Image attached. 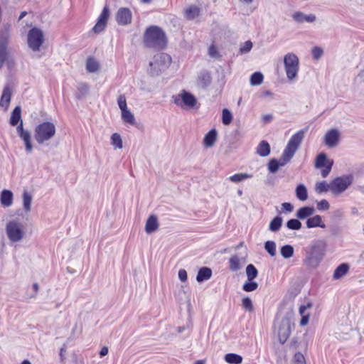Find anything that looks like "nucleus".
I'll return each instance as SVG.
<instances>
[{
    "label": "nucleus",
    "mask_w": 364,
    "mask_h": 364,
    "mask_svg": "<svg viewBox=\"0 0 364 364\" xmlns=\"http://www.w3.org/2000/svg\"><path fill=\"white\" fill-rule=\"evenodd\" d=\"M323 49L320 47H314L311 51L312 56L315 60H318L323 55Z\"/></svg>",
    "instance_id": "55"
},
{
    "label": "nucleus",
    "mask_w": 364,
    "mask_h": 364,
    "mask_svg": "<svg viewBox=\"0 0 364 364\" xmlns=\"http://www.w3.org/2000/svg\"><path fill=\"white\" fill-rule=\"evenodd\" d=\"M306 227L308 228H313L316 227H320L321 228H325L326 225L322 221V218L320 215H316L311 218H309L306 220Z\"/></svg>",
    "instance_id": "23"
},
{
    "label": "nucleus",
    "mask_w": 364,
    "mask_h": 364,
    "mask_svg": "<svg viewBox=\"0 0 364 364\" xmlns=\"http://www.w3.org/2000/svg\"><path fill=\"white\" fill-rule=\"evenodd\" d=\"M294 314L289 312L281 320L278 327V338L282 344H284L289 338L292 329L294 328L293 322Z\"/></svg>",
    "instance_id": "8"
},
{
    "label": "nucleus",
    "mask_w": 364,
    "mask_h": 364,
    "mask_svg": "<svg viewBox=\"0 0 364 364\" xmlns=\"http://www.w3.org/2000/svg\"><path fill=\"white\" fill-rule=\"evenodd\" d=\"M19 137L23 141L25 144V149L27 153H31L33 151V146L31 143V133L27 131L26 132L19 135Z\"/></svg>",
    "instance_id": "30"
},
{
    "label": "nucleus",
    "mask_w": 364,
    "mask_h": 364,
    "mask_svg": "<svg viewBox=\"0 0 364 364\" xmlns=\"http://www.w3.org/2000/svg\"><path fill=\"white\" fill-rule=\"evenodd\" d=\"M1 203L4 207H9L13 203V193L11 191L4 190L1 193Z\"/></svg>",
    "instance_id": "24"
},
{
    "label": "nucleus",
    "mask_w": 364,
    "mask_h": 364,
    "mask_svg": "<svg viewBox=\"0 0 364 364\" xmlns=\"http://www.w3.org/2000/svg\"><path fill=\"white\" fill-rule=\"evenodd\" d=\"M264 249L270 256L274 257L276 255V243L274 241H267L264 243Z\"/></svg>",
    "instance_id": "48"
},
{
    "label": "nucleus",
    "mask_w": 364,
    "mask_h": 364,
    "mask_svg": "<svg viewBox=\"0 0 364 364\" xmlns=\"http://www.w3.org/2000/svg\"><path fill=\"white\" fill-rule=\"evenodd\" d=\"M245 254L243 257H239L237 255H232L229 259V268L232 272H237L241 269L242 265L246 262Z\"/></svg>",
    "instance_id": "19"
},
{
    "label": "nucleus",
    "mask_w": 364,
    "mask_h": 364,
    "mask_svg": "<svg viewBox=\"0 0 364 364\" xmlns=\"http://www.w3.org/2000/svg\"><path fill=\"white\" fill-rule=\"evenodd\" d=\"M178 278L181 282L187 280V272L185 269H180L178 271Z\"/></svg>",
    "instance_id": "59"
},
{
    "label": "nucleus",
    "mask_w": 364,
    "mask_h": 364,
    "mask_svg": "<svg viewBox=\"0 0 364 364\" xmlns=\"http://www.w3.org/2000/svg\"><path fill=\"white\" fill-rule=\"evenodd\" d=\"M212 82V77L208 70H201L197 77V86L201 89H206Z\"/></svg>",
    "instance_id": "17"
},
{
    "label": "nucleus",
    "mask_w": 364,
    "mask_h": 364,
    "mask_svg": "<svg viewBox=\"0 0 364 364\" xmlns=\"http://www.w3.org/2000/svg\"><path fill=\"white\" fill-rule=\"evenodd\" d=\"M111 143L116 149H122L123 146L122 138L117 133H114L111 136Z\"/></svg>",
    "instance_id": "46"
},
{
    "label": "nucleus",
    "mask_w": 364,
    "mask_h": 364,
    "mask_svg": "<svg viewBox=\"0 0 364 364\" xmlns=\"http://www.w3.org/2000/svg\"><path fill=\"white\" fill-rule=\"evenodd\" d=\"M349 270V265L346 263H342L336 267L333 272V279H338L347 274Z\"/></svg>",
    "instance_id": "27"
},
{
    "label": "nucleus",
    "mask_w": 364,
    "mask_h": 364,
    "mask_svg": "<svg viewBox=\"0 0 364 364\" xmlns=\"http://www.w3.org/2000/svg\"><path fill=\"white\" fill-rule=\"evenodd\" d=\"M293 20L298 23H303L304 22L306 23H314L316 20V16L315 14H305L301 11H296L292 14Z\"/></svg>",
    "instance_id": "18"
},
{
    "label": "nucleus",
    "mask_w": 364,
    "mask_h": 364,
    "mask_svg": "<svg viewBox=\"0 0 364 364\" xmlns=\"http://www.w3.org/2000/svg\"><path fill=\"white\" fill-rule=\"evenodd\" d=\"M326 251V243L323 240L313 242L305 250L304 264L309 268H317L323 260Z\"/></svg>",
    "instance_id": "1"
},
{
    "label": "nucleus",
    "mask_w": 364,
    "mask_h": 364,
    "mask_svg": "<svg viewBox=\"0 0 364 364\" xmlns=\"http://www.w3.org/2000/svg\"><path fill=\"white\" fill-rule=\"evenodd\" d=\"M11 97V90L9 85L4 87L2 95L0 100V106L4 107L6 109L8 108Z\"/></svg>",
    "instance_id": "20"
},
{
    "label": "nucleus",
    "mask_w": 364,
    "mask_h": 364,
    "mask_svg": "<svg viewBox=\"0 0 364 364\" xmlns=\"http://www.w3.org/2000/svg\"><path fill=\"white\" fill-rule=\"evenodd\" d=\"M330 208L329 203L327 200L323 199L317 203V209L318 210L324 211L328 210Z\"/></svg>",
    "instance_id": "54"
},
{
    "label": "nucleus",
    "mask_w": 364,
    "mask_h": 364,
    "mask_svg": "<svg viewBox=\"0 0 364 364\" xmlns=\"http://www.w3.org/2000/svg\"><path fill=\"white\" fill-rule=\"evenodd\" d=\"M311 307H312V304L310 302L307 303L306 305H301L299 307V314L301 315V316H302L304 315H306L307 313H306V311L308 309H311Z\"/></svg>",
    "instance_id": "58"
},
{
    "label": "nucleus",
    "mask_w": 364,
    "mask_h": 364,
    "mask_svg": "<svg viewBox=\"0 0 364 364\" xmlns=\"http://www.w3.org/2000/svg\"><path fill=\"white\" fill-rule=\"evenodd\" d=\"M121 112H122V119L124 122L132 124V125L135 124L134 116L128 109H126Z\"/></svg>",
    "instance_id": "38"
},
{
    "label": "nucleus",
    "mask_w": 364,
    "mask_h": 364,
    "mask_svg": "<svg viewBox=\"0 0 364 364\" xmlns=\"http://www.w3.org/2000/svg\"><path fill=\"white\" fill-rule=\"evenodd\" d=\"M282 158L281 159L280 161H278L276 159H271L267 164L269 171L272 173H276L278 171L279 166H284L282 165Z\"/></svg>",
    "instance_id": "39"
},
{
    "label": "nucleus",
    "mask_w": 364,
    "mask_h": 364,
    "mask_svg": "<svg viewBox=\"0 0 364 364\" xmlns=\"http://www.w3.org/2000/svg\"><path fill=\"white\" fill-rule=\"evenodd\" d=\"M173 102L182 109H193L197 103V99L191 92L183 90L180 93L172 96Z\"/></svg>",
    "instance_id": "10"
},
{
    "label": "nucleus",
    "mask_w": 364,
    "mask_h": 364,
    "mask_svg": "<svg viewBox=\"0 0 364 364\" xmlns=\"http://www.w3.org/2000/svg\"><path fill=\"white\" fill-rule=\"evenodd\" d=\"M217 51L215 48L213 46H210L209 48V55L212 57H215L216 55Z\"/></svg>",
    "instance_id": "64"
},
{
    "label": "nucleus",
    "mask_w": 364,
    "mask_h": 364,
    "mask_svg": "<svg viewBox=\"0 0 364 364\" xmlns=\"http://www.w3.org/2000/svg\"><path fill=\"white\" fill-rule=\"evenodd\" d=\"M333 161L332 159H328L325 153H320L316 158L315 167L316 168H321L326 166L327 162Z\"/></svg>",
    "instance_id": "35"
},
{
    "label": "nucleus",
    "mask_w": 364,
    "mask_h": 364,
    "mask_svg": "<svg viewBox=\"0 0 364 364\" xmlns=\"http://www.w3.org/2000/svg\"><path fill=\"white\" fill-rule=\"evenodd\" d=\"M295 364H306L304 356L302 353L298 352L294 356Z\"/></svg>",
    "instance_id": "57"
},
{
    "label": "nucleus",
    "mask_w": 364,
    "mask_h": 364,
    "mask_svg": "<svg viewBox=\"0 0 364 364\" xmlns=\"http://www.w3.org/2000/svg\"><path fill=\"white\" fill-rule=\"evenodd\" d=\"M257 153L262 157L267 156L270 153V146L266 141H262L257 148Z\"/></svg>",
    "instance_id": "29"
},
{
    "label": "nucleus",
    "mask_w": 364,
    "mask_h": 364,
    "mask_svg": "<svg viewBox=\"0 0 364 364\" xmlns=\"http://www.w3.org/2000/svg\"><path fill=\"white\" fill-rule=\"evenodd\" d=\"M353 180L352 175H343L336 178L331 182V193L336 196L341 194L352 184Z\"/></svg>",
    "instance_id": "12"
},
{
    "label": "nucleus",
    "mask_w": 364,
    "mask_h": 364,
    "mask_svg": "<svg viewBox=\"0 0 364 364\" xmlns=\"http://www.w3.org/2000/svg\"><path fill=\"white\" fill-rule=\"evenodd\" d=\"M333 164V161H330L327 162L326 166H323L324 168L321 171V176L323 178H326L329 174L332 168Z\"/></svg>",
    "instance_id": "56"
},
{
    "label": "nucleus",
    "mask_w": 364,
    "mask_h": 364,
    "mask_svg": "<svg viewBox=\"0 0 364 364\" xmlns=\"http://www.w3.org/2000/svg\"><path fill=\"white\" fill-rule=\"evenodd\" d=\"M6 232L9 240L11 242L21 241L25 235L22 223L14 220L6 224Z\"/></svg>",
    "instance_id": "11"
},
{
    "label": "nucleus",
    "mask_w": 364,
    "mask_h": 364,
    "mask_svg": "<svg viewBox=\"0 0 364 364\" xmlns=\"http://www.w3.org/2000/svg\"><path fill=\"white\" fill-rule=\"evenodd\" d=\"M32 202V196L27 191L23 193V206L26 212L31 210V205Z\"/></svg>",
    "instance_id": "41"
},
{
    "label": "nucleus",
    "mask_w": 364,
    "mask_h": 364,
    "mask_svg": "<svg viewBox=\"0 0 364 364\" xmlns=\"http://www.w3.org/2000/svg\"><path fill=\"white\" fill-rule=\"evenodd\" d=\"M21 109L20 106H16L11 112V118H10V124L11 126H16L21 120Z\"/></svg>",
    "instance_id": "28"
},
{
    "label": "nucleus",
    "mask_w": 364,
    "mask_h": 364,
    "mask_svg": "<svg viewBox=\"0 0 364 364\" xmlns=\"http://www.w3.org/2000/svg\"><path fill=\"white\" fill-rule=\"evenodd\" d=\"M315 189H316V191L318 193H321L323 192H326L328 190L331 191V183H327L324 181H321V182H319V183H317L316 185Z\"/></svg>",
    "instance_id": "49"
},
{
    "label": "nucleus",
    "mask_w": 364,
    "mask_h": 364,
    "mask_svg": "<svg viewBox=\"0 0 364 364\" xmlns=\"http://www.w3.org/2000/svg\"><path fill=\"white\" fill-rule=\"evenodd\" d=\"M287 227L289 230H299L301 228V223L297 219H290L287 223Z\"/></svg>",
    "instance_id": "47"
},
{
    "label": "nucleus",
    "mask_w": 364,
    "mask_h": 364,
    "mask_svg": "<svg viewBox=\"0 0 364 364\" xmlns=\"http://www.w3.org/2000/svg\"><path fill=\"white\" fill-rule=\"evenodd\" d=\"M27 42L33 51H38L44 42L43 32L38 28H32L28 33Z\"/></svg>",
    "instance_id": "13"
},
{
    "label": "nucleus",
    "mask_w": 364,
    "mask_h": 364,
    "mask_svg": "<svg viewBox=\"0 0 364 364\" xmlns=\"http://www.w3.org/2000/svg\"><path fill=\"white\" fill-rule=\"evenodd\" d=\"M282 208L287 212H291L294 209L293 205L290 203H283L282 204Z\"/></svg>",
    "instance_id": "60"
},
{
    "label": "nucleus",
    "mask_w": 364,
    "mask_h": 364,
    "mask_svg": "<svg viewBox=\"0 0 364 364\" xmlns=\"http://www.w3.org/2000/svg\"><path fill=\"white\" fill-rule=\"evenodd\" d=\"M200 9L198 7L193 6H190L185 11V16L188 20L194 19L199 15Z\"/></svg>",
    "instance_id": "40"
},
{
    "label": "nucleus",
    "mask_w": 364,
    "mask_h": 364,
    "mask_svg": "<svg viewBox=\"0 0 364 364\" xmlns=\"http://www.w3.org/2000/svg\"><path fill=\"white\" fill-rule=\"evenodd\" d=\"M324 143L330 148L336 146L339 143L338 131L336 129L328 131L324 136Z\"/></svg>",
    "instance_id": "16"
},
{
    "label": "nucleus",
    "mask_w": 364,
    "mask_h": 364,
    "mask_svg": "<svg viewBox=\"0 0 364 364\" xmlns=\"http://www.w3.org/2000/svg\"><path fill=\"white\" fill-rule=\"evenodd\" d=\"M56 133L55 124L50 122H43L38 124L34 129V138L38 144L52 139Z\"/></svg>",
    "instance_id": "4"
},
{
    "label": "nucleus",
    "mask_w": 364,
    "mask_h": 364,
    "mask_svg": "<svg viewBox=\"0 0 364 364\" xmlns=\"http://www.w3.org/2000/svg\"><path fill=\"white\" fill-rule=\"evenodd\" d=\"M28 130H25L23 129V122L21 121V122L19 123V124L18 125V127L16 128V132H17L18 136L22 134H23V133H25V132H26Z\"/></svg>",
    "instance_id": "62"
},
{
    "label": "nucleus",
    "mask_w": 364,
    "mask_h": 364,
    "mask_svg": "<svg viewBox=\"0 0 364 364\" xmlns=\"http://www.w3.org/2000/svg\"><path fill=\"white\" fill-rule=\"evenodd\" d=\"M89 86L86 83H80L77 86V90L75 93V97L78 100L83 98L89 91Z\"/></svg>",
    "instance_id": "37"
},
{
    "label": "nucleus",
    "mask_w": 364,
    "mask_h": 364,
    "mask_svg": "<svg viewBox=\"0 0 364 364\" xmlns=\"http://www.w3.org/2000/svg\"><path fill=\"white\" fill-rule=\"evenodd\" d=\"M304 130H299L290 138L282 153V165H285L293 158L304 138Z\"/></svg>",
    "instance_id": "6"
},
{
    "label": "nucleus",
    "mask_w": 364,
    "mask_h": 364,
    "mask_svg": "<svg viewBox=\"0 0 364 364\" xmlns=\"http://www.w3.org/2000/svg\"><path fill=\"white\" fill-rule=\"evenodd\" d=\"M117 104L121 111L128 109L127 105V100L124 95H119L117 98Z\"/></svg>",
    "instance_id": "53"
},
{
    "label": "nucleus",
    "mask_w": 364,
    "mask_h": 364,
    "mask_svg": "<svg viewBox=\"0 0 364 364\" xmlns=\"http://www.w3.org/2000/svg\"><path fill=\"white\" fill-rule=\"evenodd\" d=\"M159 223L157 218L154 215H151L149 217L146 222L145 231L146 233L150 234L154 232L158 229Z\"/></svg>",
    "instance_id": "21"
},
{
    "label": "nucleus",
    "mask_w": 364,
    "mask_h": 364,
    "mask_svg": "<svg viewBox=\"0 0 364 364\" xmlns=\"http://www.w3.org/2000/svg\"><path fill=\"white\" fill-rule=\"evenodd\" d=\"M109 15V10L108 6H105L97 18V21L95 26L92 28V31L95 33H99L105 30L107 26L108 17Z\"/></svg>",
    "instance_id": "14"
},
{
    "label": "nucleus",
    "mask_w": 364,
    "mask_h": 364,
    "mask_svg": "<svg viewBox=\"0 0 364 364\" xmlns=\"http://www.w3.org/2000/svg\"><path fill=\"white\" fill-rule=\"evenodd\" d=\"M132 18V12L128 8H120L116 14V21L119 25L131 23Z\"/></svg>",
    "instance_id": "15"
},
{
    "label": "nucleus",
    "mask_w": 364,
    "mask_h": 364,
    "mask_svg": "<svg viewBox=\"0 0 364 364\" xmlns=\"http://www.w3.org/2000/svg\"><path fill=\"white\" fill-rule=\"evenodd\" d=\"M242 307L249 312H252L254 310L252 301L249 296H245L242 299Z\"/></svg>",
    "instance_id": "51"
},
{
    "label": "nucleus",
    "mask_w": 364,
    "mask_h": 364,
    "mask_svg": "<svg viewBox=\"0 0 364 364\" xmlns=\"http://www.w3.org/2000/svg\"><path fill=\"white\" fill-rule=\"evenodd\" d=\"M280 252L284 258L289 259L294 255V247L290 245H285L281 247Z\"/></svg>",
    "instance_id": "43"
},
{
    "label": "nucleus",
    "mask_w": 364,
    "mask_h": 364,
    "mask_svg": "<svg viewBox=\"0 0 364 364\" xmlns=\"http://www.w3.org/2000/svg\"><path fill=\"white\" fill-rule=\"evenodd\" d=\"M246 274L247 280L252 281L257 277L258 271L253 264H250L246 267Z\"/></svg>",
    "instance_id": "42"
},
{
    "label": "nucleus",
    "mask_w": 364,
    "mask_h": 364,
    "mask_svg": "<svg viewBox=\"0 0 364 364\" xmlns=\"http://www.w3.org/2000/svg\"><path fill=\"white\" fill-rule=\"evenodd\" d=\"M315 212V209L314 207H309V206H304L301 208H299L296 213V216L297 218L300 220H304L305 218H307L308 217L312 215Z\"/></svg>",
    "instance_id": "25"
},
{
    "label": "nucleus",
    "mask_w": 364,
    "mask_h": 364,
    "mask_svg": "<svg viewBox=\"0 0 364 364\" xmlns=\"http://www.w3.org/2000/svg\"><path fill=\"white\" fill-rule=\"evenodd\" d=\"M304 130H299L290 138L282 153V165H285L293 158L304 138Z\"/></svg>",
    "instance_id": "5"
},
{
    "label": "nucleus",
    "mask_w": 364,
    "mask_h": 364,
    "mask_svg": "<svg viewBox=\"0 0 364 364\" xmlns=\"http://www.w3.org/2000/svg\"><path fill=\"white\" fill-rule=\"evenodd\" d=\"M100 68V64L97 60L92 57H88L86 60V70L89 73H95Z\"/></svg>",
    "instance_id": "31"
},
{
    "label": "nucleus",
    "mask_w": 364,
    "mask_h": 364,
    "mask_svg": "<svg viewBox=\"0 0 364 364\" xmlns=\"http://www.w3.org/2000/svg\"><path fill=\"white\" fill-rule=\"evenodd\" d=\"M309 316L310 314L309 313L306 314V315H304L301 316V321H300V325L301 326H306L309 320Z\"/></svg>",
    "instance_id": "61"
},
{
    "label": "nucleus",
    "mask_w": 364,
    "mask_h": 364,
    "mask_svg": "<svg viewBox=\"0 0 364 364\" xmlns=\"http://www.w3.org/2000/svg\"><path fill=\"white\" fill-rule=\"evenodd\" d=\"M252 48V43L250 41L245 42L240 48V53L241 54L249 53Z\"/></svg>",
    "instance_id": "52"
},
{
    "label": "nucleus",
    "mask_w": 364,
    "mask_h": 364,
    "mask_svg": "<svg viewBox=\"0 0 364 364\" xmlns=\"http://www.w3.org/2000/svg\"><path fill=\"white\" fill-rule=\"evenodd\" d=\"M282 222H283V220H282V217L276 216L271 220V222L269 225V230L272 232L279 231L282 227Z\"/></svg>",
    "instance_id": "34"
},
{
    "label": "nucleus",
    "mask_w": 364,
    "mask_h": 364,
    "mask_svg": "<svg viewBox=\"0 0 364 364\" xmlns=\"http://www.w3.org/2000/svg\"><path fill=\"white\" fill-rule=\"evenodd\" d=\"M253 177V174L247 173H235L229 177V180L232 183H240L244 180L251 178Z\"/></svg>",
    "instance_id": "32"
},
{
    "label": "nucleus",
    "mask_w": 364,
    "mask_h": 364,
    "mask_svg": "<svg viewBox=\"0 0 364 364\" xmlns=\"http://www.w3.org/2000/svg\"><path fill=\"white\" fill-rule=\"evenodd\" d=\"M108 348L107 346H104L102 348L101 350L100 351V357H104L108 353Z\"/></svg>",
    "instance_id": "63"
},
{
    "label": "nucleus",
    "mask_w": 364,
    "mask_h": 364,
    "mask_svg": "<svg viewBox=\"0 0 364 364\" xmlns=\"http://www.w3.org/2000/svg\"><path fill=\"white\" fill-rule=\"evenodd\" d=\"M144 42L146 47L159 50L164 48L167 43L165 33L156 26H150L146 30Z\"/></svg>",
    "instance_id": "3"
},
{
    "label": "nucleus",
    "mask_w": 364,
    "mask_h": 364,
    "mask_svg": "<svg viewBox=\"0 0 364 364\" xmlns=\"http://www.w3.org/2000/svg\"><path fill=\"white\" fill-rule=\"evenodd\" d=\"M212 276V270L206 267H201L198 272L196 276V280L198 282H203L205 280L209 279Z\"/></svg>",
    "instance_id": "26"
},
{
    "label": "nucleus",
    "mask_w": 364,
    "mask_h": 364,
    "mask_svg": "<svg viewBox=\"0 0 364 364\" xmlns=\"http://www.w3.org/2000/svg\"><path fill=\"white\" fill-rule=\"evenodd\" d=\"M232 113L226 108L223 109L222 122L223 124L228 125L232 122Z\"/></svg>",
    "instance_id": "50"
},
{
    "label": "nucleus",
    "mask_w": 364,
    "mask_h": 364,
    "mask_svg": "<svg viewBox=\"0 0 364 364\" xmlns=\"http://www.w3.org/2000/svg\"><path fill=\"white\" fill-rule=\"evenodd\" d=\"M296 196L301 201H304L308 198L307 189L304 184H299L296 186Z\"/></svg>",
    "instance_id": "33"
},
{
    "label": "nucleus",
    "mask_w": 364,
    "mask_h": 364,
    "mask_svg": "<svg viewBox=\"0 0 364 364\" xmlns=\"http://www.w3.org/2000/svg\"><path fill=\"white\" fill-rule=\"evenodd\" d=\"M284 65L288 80L296 78L299 68V60L296 55L293 53L286 54L284 57Z\"/></svg>",
    "instance_id": "9"
},
{
    "label": "nucleus",
    "mask_w": 364,
    "mask_h": 364,
    "mask_svg": "<svg viewBox=\"0 0 364 364\" xmlns=\"http://www.w3.org/2000/svg\"><path fill=\"white\" fill-rule=\"evenodd\" d=\"M225 360L230 364H240L242 357L235 353H228L225 355Z\"/></svg>",
    "instance_id": "36"
},
{
    "label": "nucleus",
    "mask_w": 364,
    "mask_h": 364,
    "mask_svg": "<svg viewBox=\"0 0 364 364\" xmlns=\"http://www.w3.org/2000/svg\"><path fill=\"white\" fill-rule=\"evenodd\" d=\"M216 139L217 132L214 129H211L205 135L203 139V145L207 148L212 147L215 144Z\"/></svg>",
    "instance_id": "22"
},
{
    "label": "nucleus",
    "mask_w": 364,
    "mask_h": 364,
    "mask_svg": "<svg viewBox=\"0 0 364 364\" xmlns=\"http://www.w3.org/2000/svg\"><path fill=\"white\" fill-rule=\"evenodd\" d=\"M171 58L164 53H159L154 56L149 63V73L151 76H158L165 70L171 64Z\"/></svg>",
    "instance_id": "7"
},
{
    "label": "nucleus",
    "mask_w": 364,
    "mask_h": 364,
    "mask_svg": "<svg viewBox=\"0 0 364 364\" xmlns=\"http://www.w3.org/2000/svg\"><path fill=\"white\" fill-rule=\"evenodd\" d=\"M10 37V26L4 25L0 31V70L4 63L9 70L15 65V60L8 50Z\"/></svg>",
    "instance_id": "2"
},
{
    "label": "nucleus",
    "mask_w": 364,
    "mask_h": 364,
    "mask_svg": "<svg viewBox=\"0 0 364 364\" xmlns=\"http://www.w3.org/2000/svg\"><path fill=\"white\" fill-rule=\"evenodd\" d=\"M258 287V284L256 282H254L253 280L249 281L247 280L245 282L242 286L243 291L246 292H251L255 290H256Z\"/></svg>",
    "instance_id": "45"
},
{
    "label": "nucleus",
    "mask_w": 364,
    "mask_h": 364,
    "mask_svg": "<svg viewBox=\"0 0 364 364\" xmlns=\"http://www.w3.org/2000/svg\"><path fill=\"white\" fill-rule=\"evenodd\" d=\"M263 75L260 72L254 73L250 77V84L253 86L259 85L262 83Z\"/></svg>",
    "instance_id": "44"
}]
</instances>
